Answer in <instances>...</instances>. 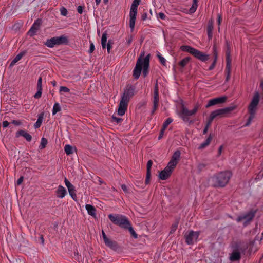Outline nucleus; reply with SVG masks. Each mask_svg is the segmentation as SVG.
<instances>
[{
    "label": "nucleus",
    "instance_id": "f257e3e1",
    "mask_svg": "<svg viewBox=\"0 0 263 263\" xmlns=\"http://www.w3.org/2000/svg\"><path fill=\"white\" fill-rule=\"evenodd\" d=\"M144 53L143 52L140 57H139L137 61L135 67L133 70V77L135 79H138L140 76L142 67H143L142 73L145 77L148 73V69L149 63V55H147L146 57L142 59V57L144 56Z\"/></svg>",
    "mask_w": 263,
    "mask_h": 263
},
{
    "label": "nucleus",
    "instance_id": "f03ea898",
    "mask_svg": "<svg viewBox=\"0 0 263 263\" xmlns=\"http://www.w3.org/2000/svg\"><path fill=\"white\" fill-rule=\"evenodd\" d=\"M259 100V93L258 91H255L248 107V111L249 114V117L248 119L247 123L245 124L246 126L249 125L252 120L254 118L257 110Z\"/></svg>",
    "mask_w": 263,
    "mask_h": 263
},
{
    "label": "nucleus",
    "instance_id": "7ed1b4c3",
    "mask_svg": "<svg viewBox=\"0 0 263 263\" xmlns=\"http://www.w3.org/2000/svg\"><path fill=\"white\" fill-rule=\"evenodd\" d=\"M232 176L230 171L221 172L212 178V181L216 186H224L229 181Z\"/></svg>",
    "mask_w": 263,
    "mask_h": 263
},
{
    "label": "nucleus",
    "instance_id": "20e7f679",
    "mask_svg": "<svg viewBox=\"0 0 263 263\" xmlns=\"http://www.w3.org/2000/svg\"><path fill=\"white\" fill-rule=\"evenodd\" d=\"M133 95V91L131 89H127L124 91L118 109V114L119 115L123 116L125 114L127 110L129 99Z\"/></svg>",
    "mask_w": 263,
    "mask_h": 263
},
{
    "label": "nucleus",
    "instance_id": "39448f33",
    "mask_svg": "<svg viewBox=\"0 0 263 263\" xmlns=\"http://www.w3.org/2000/svg\"><path fill=\"white\" fill-rule=\"evenodd\" d=\"M180 49L183 51L189 52L197 59L205 61L209 59V55L200 51L187 45H183L180 47Z\"/></svg>",
    "mask_w": 263,
    "mask_h": 263
},
{
    "label": "nucleus",
    "instance_id": "423d86ee",
    "mask_svg": "<svg viewBox=\"0 0 263 263\" xmlns=\"http://www.w3.org/2000/svg\"><path fill=\"white\" fill-rule=\"evenodd\" d=\"M109 219L115 224L118 225L121 228L126 229L130 225V222L128 218L123 215L109 214L108 215Z\"/></svg>",
    "mask_w": 263,
    "mask_h": 263
},
{
    "label": "nucleus",
    "instance_id": "0eeeda50",
    "mask_svg": "<svg viewBox=\"0 0 263 263\" xmlns=\"http://www.w3.org/2000/svg\"><path fill=\"white\" fill-rule=\"evenodd\" d=\"M237 105H232L224 108L215 110L211 112V120H214L216 117H224L234 110L237 108Z\"/></svg>",
    "mask_w": 263,
    "mask_h": 263
},
{
    "label": "nucleus",
    "instance_id": "6e6552de",
    "mask_svg": "<svg viewBox=\"0 0 263 263\" xmlns=\"http://www.w3.org/2000/svg\"><path fill=\"white\" fill-rule=\"evenodd\" d=\"M140 2V0H134L130 7L129 12V27L132 31H133L134 29L136 17L137 14V7L139 5Z\"/></svg>",
    "mask_w": 263,
    "mask_h": 263
},
{
    "label": "nucleus",
    "instance_id": "1a4fd4ad",
    "mask_svg": "<svg viewBox=\"0 0 263 263\" xmlns=\"http://www.w3.org/2000/svg\"><path fill=\"white\" fill-rule=\"evenodd\" d=\"M67 37L64 35H62L47 40L45 43V45L48 47L52 48L55 45L67 44Z\"/></svg>",
    "mask_w": 263,
    "mask_h": 263
},
{
    "label": "nucleus",
    "instance_id": "9d476101",
    "mask_svg": "<svg viewBox=\"0 0 263 263\" xmlns=\"http://www.w3.org/2000/svg\"><path fill=\"white\" fill-rule=\"evenodd\" d=\"M199 105L197 104L195 105L193 109L189 110L184 106H182L180 116L183 120H185V118L186 117L192 116L195 115L199 109Z\"/></svg>",
    "mask_w": 263,
    "mask_h": 263
},
{
    "label": "nucleus",
    "instance_id": "9b49d317",
    "mask_svg": "<svg viewBox=\"0 0 263 263\" xmlns=\"http://www.w3.org/2000/svg\"><path fill=\"white\" fill-rule=\"evenodd\" d=\"M198 236V232L191 231L185 235V241L188 245H192L197 240Z\"/></svg>",
    "mask_w": 263,
    "mask_h": 263
},
{
    "label": "nucleus",
    "instance_id": "f8f14e48",
    "mask_svg": "<svg viewBox=\"0 0 263 263\" xmlns=\"http://www.w3.org/2000/svg\"><path fill=\"white\" fill-rule=\"evenodd\" d=\"M154 100H153V109L152 111V114H154L155 111L157 110L159 104V88L158 84L157 82H156L154 93Z\"/></svg>",
    "mask_w": 263,
    "mask_h": 263
},
{
    "label": "nucleus",
    "instance_id": "ddd939ff",
    "mask_svg": "<svg viewBox=\"0 0 263 263\" xmlns=\"http://www.w3.org/2000/svg\"><path fill=\"white\" fill-rule=\"evenodd\" d=\"M255 212L254 211H251L249 212L248 213H247V214H246L244 215L239 216L237 218V221L239 222L241 221L242 220L245 219L246 221H245L244 224L247 225V223L249 222H250L251 220H252V219L254 218V217L255 216Z\"/></svg>",
    "mask_w": 263,
    "mask_h": 263
},
{
    "label": "nucleus",
    "instance_id": "4468645a",
    "mask_svg": "<svg viewBox=\"0 0 263 263\" xmlns=\"http://www.w3.org/2000/svg\"><path fill=\"white\" fill-rule=\"evenodd\" d=\"M227 100V97L222 96L221 97L215 98L213 99L210 100L206 105V108L218 104H221L224 103Z\"/></svg>",
    "mask_w": 263,
    "mask_h": 263
},
{
    "label": "nucleus",
    "instance_id": "2eb2a0df",
    "mask_svg": "<svg viewBox=\"0 0 263 263\" xmlns=\"http://www.w3.org/2000/svg\"><path fill=\"white\" fill-rule=\"evenodd\" d=\"M42 24L41 20H37L33 24L30 29L28 32V34L32 36H33L36 31L40 29V27Z\"/></svg>",
    "mask_w": 263,
    "mask_h": 263
},
{
    "label": "nucleus",
    "instance_id": "dca6fc26",
    "mask_svg": "<svg viewBox=\"0 0 263 263\" xmlns=\"http://www.w3.org/2000/svg\"><path fill=\"white\" fill-rule=\"evenodd\" d=\"M172 172L165 167L163 171L160 172L159 177L161 180H166L170 177Z\"/></svg>",
    "mask_w": 263,
    "mask_h": 263
},
{
    "label": "nucleus",
    "instance_id": "f3484780",
    "mask_svg": "<svg viewBox=\"0 0 263 263\" xmlns=\"http://www.w3.org/2000/svg\"><path fill=\"white\" fill-rule=\"evenodd\" d=\"M103 240L106 246L109 247L110 248L115 250H117L118 249V246L116 242L111 241L107 237Z\"/></svg>",
    "mask_w": 263,
    "mask_h": 263
},
{
    "label": "nucleus",
    "instance_id": "a211bd4d",
    "mask_svg": "<svg viewBox=\"0 0 263 263\" xmlns=\"http://www.w3.org/2000/svg\"><path fill=\"white\" fill-rule=\"evenodd\" d=\"M67 193L66 189L62 185H59L56 191L57 196L58 198H63Z\"/></svg>",
    "mask_w": 263,
    "mask_h": 263
},
{
    "label": "nucleus",
    "instance_id": "6ab92c4d",
    "mask_svg": "<svg viewBox=\"0 0 263 263\" xmlns=\"http://www.w3.org/2000/svg\"><path fill=\"white\" fill-rule=\"evenodd\" d=\"M19 136H23L27 141H30L32 139V136L23 130H20L17 132L16 137H18Z\"/></svg>",
    "mask_w": 263,
    "mask_h": 263
},
{
    "label": "nucleus",
    "instance_id": "aec40b11",
    "mask_svg": "<svg viewBox=\"0 0 263 263\" xmlns=\"http://www.w3.org/2000/svg\"><path fill=\"white\" fill-rule=\"evenodd\" d=\"M241 255L239 252L235 251H233L230 255V260L232 261H236L240 260Z\"/></svg>",
    "mask_w": 263,
    "mask_h": 263
},
{
    "label": "nucleus",
    "instance_id": "412c9836",
    "mask_svg": "<svg viewBox=\"0 0 263 263\" xmlns=\"http://www.w3.org/2000/svg\"><path fill=\"white\" fill-rule=\"evenodd\" d=\"M85 208L87 211L88 213L93 217L94 218L96 217V209L95 208L90 204H86L85 206Z\"/></svg>",
    "mask_w": 263,
    "mask_h": 263
},
{
    "label": "nucleus",
    "instance_id": "4be33fe9",
    "mask_svg": "<svg viewBox=\"0 0 263 263\" xmlns=\"http://www.w3.org/2000/svg\"><path fill=\"white\" fill-rule=\"evenodd\" d=\"M213 29V21H210L208 23L207 27L208 35L209 39H211L212 37V31Z\"/></svg>",
    "mask_w": 263,
    "mask_h": 263
},
{
    "label": "nucleus",
    "instance_id": "5701e85b",
    "mask_svg": "<svg viewBox=\"0 0 263 263\" xmlns=\"http://www.w3.org/2000/svg\"><path fill=\"white\" fill-rule=\"evenodd\" d=\"M190 61L191 58L190 57H185L178 63V65L180 68L182 69L190 62Z\"/></svg>",
    "mask_w": 263,
    "mask_h": 263
},
{
    "label": "nucleus",
    "instance_id": "b1692460",
    "mask_svg": "<svg viewBox=\"0 0 263 263\" xmlns=\"http://www.w3.org/2000/svg\"><path fill=\"white\" fill-rule=\"evenodd\" d=\"M212 137L211 136V135H209V136L206 139L205 141L200 144V145L199 147V149H202L204 148L205 147H206L207 146H208L210 144V143L212 140Z\"/></svg>",
    "mask_w": 263,
    "mask_h": 263
},
{
    "label": "nucleus",
    "instance_id": "393cba45",
    "mask_svg": "<svg viewBox=\"0 0 263 263\" xmlns=\"http://www.w3.org/2000/svg\"><path fill=\"white\" fill-rule=\"evenodd\" d=\"M24 55V52H21L18 54H17L11 62L10 66H13V65H14L18 61H20L22 59Z\"/></svg>",
    "mask_w": 263,
    "mask_h": 263
},
{
    "label": "nucleus",
    "instance_id": "a878e982",
    "mask_svg": "<svg viewBox=\"0 0 263 263\" xmlns=\"http://www.w3.org/2000/svg\"><path fill=\"white\" fill-rule=\"evenodd\" d=\"M43 117H44L43 113H42L39 115L37 121L35 122V123L34 125V126L35 128H39L41 126V124L43 122Z\"/></svg>",
    "mask_w": 263,
    "mask_h": 263
},
{
    "label": "nucleus",
    "instance_id": "bb28decb",
    "mask_svg": "<svg viewBox=\"0 0 263 263\" xmlns=\"http://www.w3.org/2000/svg\"><path fill=\"white\" fill-rule=\"evenodd\" d=\"M178 162L174 161L173 160H171L167 164V165L165 167L167 169H168L171 171H173L174 169Z\"/></svg>",
    "mask_w": 263,
    "mask_h": 263
},
{
    "label": "nucleus",
    "instance_id": "cd10ccee",
    "mask_svg": "<svg viewBox=\"0 0 263 263\" xmlns=\"http://www.w3.org/2000/svg\"><path fill=\"white\" fill-rule=\"evenodd\" d=\"M180 152L179 151H176L174 153L171 160L178 162L180 159Z\"/></svg>",
    "mask_w": 263,
    "mask_h": 263
},
{
    "label": "nucleus",
    "instance_id": "c85d7f7f",
    "mask_svg": "<svg viewBox=\"0 0 263 263\" xmlns=\"http://www.w3.org/2000/svg\"><path fill=\"white\" fill-rule=\"evenodd\" d=\"M64 150L67 155H70L73 153L74 148L69 144H67L64 147Z\"/></svg>",
    "mask_w": 263,
    "mask_h": 263
},
{
    "label": "nucleus",
    "instance_id": "c756f323",
    "mask_svg": "<svg viewBox=\"0 0 263 263\" xmlns=\"http://www.w3.org/2000/svg\"><path fill=\"white\" fill-rule=\"evenodd\" d=\"M197 3L198 0H193L192 6L191 8L190 9V12L191 13H194L196 11L198 6Z\"/></svg>",
    "mask_w": 263,
    "mask_h": 263
},
{
    "label": "nucleus",
    "instance_id": "7c9ffc66",
    "mask_svg": "<svg viewBox=\"0 0 263 263\" xmlns=\"http://www.w3.org/2000/svg\"><path fill=\"white\" fill-rule=\"evenodd\" d=\"M61 109V108L60 104L58 103H55L53 105L52 115H55L58 112L60 111Z\"/></svg>",
    "mask_w": 263,
    "mask_h": 263
},
{
    "label": "nucleus",
    "instance_id": "2f4dec72",
    "mask_svg": "<svg viewBox=\"0 0 263 263\" xmlns=\"http://www.w3.org/2000/svg\"><path fill=\"white\" fill-rule=\"evenodd\" d=\"M107 41V33L104 32L103 33L101 38V45L103 49L105 48L106 42Z\"/></svg>",
    "mask_w": 263,
    "mask_h": 263
},
{
    "label": "nucleus",
    "instance_id": "473e14b6",
    "mask_svg": "<svg viewBox=\"0 0 263 263\" xmlns=\"http://www.w3.org/2000/svg\"><path fill=\"white\" fill-rule=\"evenodd\" d=\"M226 60L227 62H231V49L229 45H228L226 50Z\"/></svg>",
    "mask_w": 263,
    "mask_h": 263
},
{
    "label": "nucleus",
    "instance_id": "72a5a7b5",
    "mask_svg": "<svg viewBox=\"0 0 263 263\" xmlns=\"http://www.w3.org/2000/svg\"><path fill=\"white\" fill-rule=\"evenodd\" d=\"M48 141L45 138H42L41 139V144L40 146V148L41 149H42L46 147Z\"/></svg>",
    "mask_w": 263,
    "mask_h": 263
},
{
    "label": "nucleus",
    "instance_id": "f704fd0d",
    "mask_svg": "<svg viewBox=\"0 0 263 263\" xmlns=\"http://www.w3.org/2000/svg\"><path fill=\"white\" fill-rule=\"evenodd\" d=\"M127 229H128L129 232H130L131 234L132 235V236L135 238H137L138 236H137V234L136 233V232H135V231L134 230V229H133L132 227V225L131 224H130V225H129L127 228Z\"/></svg>",
    "mask_w": 263,
    "mask_h": 263
},
{
    "label": "nucleus",
    "instance_id": "c9c22d12",
    "mask_svg": "<svg viewBox=\"0 0 263 263\" xmlns=\"http://www.w3.org/2000/svg\"><path fill=\"white\" fill-rule=\"evenodd\" d=\"M172 121L171 118H168L163 124V129H165Z\"/></svg>",
    "mask_w": 263,
    "mask_h": 263
},
{
    "label": "nucleus",
    "instance_id": "e433bc0d",
    "mask_svg": "<svg viewBox=\"0 0 263 263\" xmlns=\"http://www.w3.org/2000/svg\"><path fill=\"white\" fill-rule=\"evenodd\" d=\"M60 93L62 92H69L70 91V89L65 86H61L59 89Z\"/></svg>",
    "mask_w": 263,
    "mask_h": 263
},
{
    "label": "nucleus",
    "instance_id": "4c0bfd02",
    "mask_svg": "<svg viewBox=\"0 0 263 263\" xmlns=\"http://www.w3.org/2000/svg\"><path fill=\"white\" fill-rule=\"evenodd\" d=\"M151 178V172H146L145 184H148L149 183Z\"/></svg>",
    "mask_w": 263,
    "mask_h": 263
},
{
    "label": "nucleus",
    "instance_id": "58836bf2",
    "mask_svg": "<svg viewBox=\"0 0 263 263\" xmlns=\"http://www.w3.org/2000/svg\"><path fill=\"white\" fill-rule=\"evenodd\" d=\"M112 121L116 122L118 124L120 123L121 122V121H122V118H118L114 115H113L112 116Z\"/></svg>",
    "mask_w": 263,
    "mask_h": 263
},
{
    "label": "nucleus",
    "instance_id": "ea45409f",
    "mask_svg": "<svg viewBox=\"0 0 263 263\" xmlns=\"http://www.w3.org/2000/svg\"><path fill=\"white\" fill-rule=\"evenodd\" d=\"M68 191L70 196L74 199L75 197H76V194L74 192V187H72L71 190V189L68 190Z\"/></svg>",
    "mask_w": 263,
    "mask_h": 263
},
{
    "label": "nucleus",
    "instance_id": "a19ab883",
    "mask_svg": "<svg viewBox=\"0 0 263 263\" xmlns=\"http://www.w3.org/2000/svg\"><path fill=\"white\" fill-rule=\"evenodd\" d=\"M226 71V72H229L231 71V62H227Z\"/></svg>",
    "mask_w": 263,
    "mask_h": 263
},
{
    "label": "nucleus",
    "instance_id": "79ce46f5",
    "mask_svg": "<svg viewBox=\"0 0 263 263\" xmlns=\"http://www.w3.org/2000/svg\"><path fill=\"white\" fill-rule=\"evenodd\" d=\"M37 89V91L34 95V97L35 98H40L42 95V89Z\"/></svg>",
    "mask_w": 263,
    "mask_h": 263
},
{
    "label": "nucleus",
    "instance_id": "37998d69",
    "mask_svg": "<svg viewBox=\"0 0 263 263\" xmlns=\"http://www.w3.org/2000/svg\"><path fill=\"white\" fill-rule=\"evenodd\" d=\"M153 164V162L152 160H149L147 162V165H146V172H151V167Z\"/></svg>",
    "mask_w": 263,
    "mask_h": 263
},
{
    "label": "nucleus",
    "instance_id": "c03bdc74",
    "mask_svg": "<svg viewBox=\"0 0 263 263\" xmlns=\"http://www.w3.org/2000/svg\"><path fill=\"white\" fill-rule=\"evenodd\" d=\"M37 89H42V79L40 77L37 81Z\"/></svg>",
    "mask_w": 263,
    "mask_h": 263
},
{
    "label": "nucleus",
    "instance_id": "a18cd8bd",
    "mask_svg": "<svg viewBox=\"0 0 263 263\" xmlns=\"http://www.w3.org/2000/svg\"><path fill=\"white\" fill-rule=\"evenodd\" d=\"M157 56L158 57V58L159 59L161 63L163 65H165V63H166V61H165V59L160 54V53H158L157 54Z\"/></svg>",
    "mask_w": 263,
    "mask_h": 263
},
{
    "label": "nucleus",
    "instance_id": "49530a36",
    "mask_svg": "<svg viewBox=\"0 0 263 263\" xmlns=\"http://www.w3.org/2000/svg\"><path fill=\"white\" fill-rule=\"evenodd\" d=\"M213 55L214 58V60L217 61L218 53L215 46L213 47Z\"/></svg>",
    "mask_w": 263,
    "mask_h": 263
},
{
    "label": "nucleus",
    "instance_id": "de8ad7c7",
    "mask_svg": "<svg viewBox=\"0 0 263 263\" xmlns=\"http://www.w3.org/2000/svg\"><path fill=\"white\" fill-rule=\"evenodd\" d=\"M60 12H61V15H62L63 16H66L67 14V10L64 7H62V8H61Z\"/></svg>",
    "mask_w": 263,
    "mask_h": 263
},
{
    "label": "nucleus",
    "instance_id": "09e8293b",
    "mask_svg": "<svg viewBox=\"0 0 263 263\" xmlns=\"http://www.w3.org/2000/svg\"><path fill=\"white\" fill-rule=\"evenodd\" d=\"M121 187L125 193H129L128 188L125 184H122Z\"/></svg>",
    "mask_w": 263,
    "mask_h": 263
},
{
    "label": "nucleus",
    "instance_id": "8fccbe9b",
    "mask_svg": "<svg viewBox=\"0 0 263 263\" xmlns=\"http://www.w3.org/2000/svg\"><path fill=\"white\" fill-rule=\"evenodd\" d=\"M94 50H95V46H94L93 44L91 42L90 43V46L89 52L90 53H91L93 52Z\"/></svg>",
    "mask_w": 263,
    "mask_h": 263
},
{
    "label": "nucleus",
    "instance_id": "3c124183",
    "mask_svg": "<svg viewBox=\"0 0 263 263\" xmlns=\"http://www.w3.org/2000/svg\"><path fill=\"white\" fill-rule=\"evenodd\" d=\"M205 167V165L203 163H199L197 167L201 171L202 169H203Z\"/></svg>",
    "mask_w": 263,
    "mask_h": 263
},
{
    "label": "nucleus",
    "instance_id": "603ef678",
    "mask_svg": "<svg viewBox=\"0 0 263 263\" xmlns=\"http://www.w3.org/2000/svg\"><path fill=\"white\" fill-rule=\"evenodd\" d=\"M222 149H223L222 145H221L219 147L218 149L217 157H219L221 155Z\"/></svg>",
    "mask_w": 263,
    "mask_h": 263
},
{
    "label": "nucleus",
    "instance_id": "864d4df0",
    "mask_svg": "<svg viewBox=\"0 0 263 263\" xmlns=\"http://www.w3.org/2000/svg\"><path fill=\"white\" fill-rule=\"evenodd\" d=\"M67 187L68 188V190L71 189L72 190V188L74 187V186L70 182H68L67 184H65Z\"/></svg>",
    "mask_w": 263,
    "mask_h": 263
},
{
    "label": "nucleus",
    "instance_id": "5fc2aeb1",
    "mask_svg": "<svg viewBox=\"0 0 263 263\" xmlns=\"http://www.w3.org/2000/svg\"><path fill=\"white\" fill-rule=\"evenodd\" d=\"M12 123H13V124H14L15 125H20L22 124V123L20 121L15 120H14L12 121Z\"/></svg>",
    "mask_w": 263,
    "mask_h": 263
},
{
    "label": "nucleus",
    "instance_id": "6e6d98bb",
    "mask_svg": "<svg viewBox=\"0 0 263 263\" xmlns=\"http://www.w3.org/2000/svg\"><path fill=\"white\" fill-rule=\"evenodd\" d=\"M216 61H215V60H214L213 63L212 64V65L210 66V67L209 68V70H212V69H214V68L215 67V64H216Z\"/></svg>",
    "mask_w": 263,
    "mask_h": 263
},
{
    "label": "nucleus",
    "instance_id": "4d7b16f0",
    "mask_svg": "<svg viewBox=\"0 0 263 263\" xmlns=\"http://www.w3.org/2000/svg\"><path fill=\"white\" fill-rule=\"evenodd\" d=\"M132 41H133V36L132 35H130L128 37V38L127 40V44H128V45H129L131 44Z\"/></svg>",
    "mask_w": 263,
    "mask_h": 263
},
{
    "label": "nucleus",
    "instance_id": "13d9d810",
    "mask_svg": "<svg viewBox=\"0 0 263 263\" xmlns=\"http://www.w3.org/2000/svg\"><path fill=\"white\" fill-rule=\"evenodd\" d=\"M83 7L82 6H78V12L80 14H82L83 13Z\"/></svg>",
    "mask_w": 263,
    "mask_h": 263
},
{
    "label": "nucleus",
    "instance_id": "bf43d9fd",
    "mask_svg": "<svg viewBox=\"0 0 263 263\" xmlns=\"http://www.w3.org/2000/svg\"><path fill=\"white\" fill-rule=\"evenodd\" d=\"M23 180H24V177H23V176H21V177L18 179V180H17V185H20V184L22 183V182H23Z\"/></svg>",
    "mask_w": 263,
    "mask_h": 263
},
{
    "label": "nucleus",
    "instance_id": "052dcab7",
    "mask_svg": "<svg viewBox=\"0 0 263 263\" xmlns=\"http://www.w3.org/2000/svg\"><path fill=\"white\" fill-rule=\"evenodd\" d=\"M213 120H211V116H209V119H208V123L206 124V125L205 127H207V128H209V127L210 126L211 122H212Z\"/></svg>",
    "mask_w": 263,
    "mask_h": 263
},
{
    "label": "nucleus",
    "instance_id": "680f3d73",
    "mask_svg": "<svg viewBox=\"0 0 263 263\" xmlns=\"http://www.w3.org/2000/svg\"><path fill=\"white\" fill-rule=\"evenodd\" d=\"M158 16H159V18H160L161 19H162V20H164L165 18V14L163 13H162V12L159 13L158 14Z\"/></svg>",
    "mask_w": 263,
    "mask_h": 263
},
{
    "label": "nucleus",
    "instance_id": "e2e57ef3",
    "mask_svg": "<svg viewBox=\"0 0 263 263\" xmlns=\"http://www.w3.org/2000/svg\"><path fill=\"white\" fill-rule=\"evenodd\" d=\"M9 125V123L7 121H4L3 122V126L4 127H7Z\"/></svg>",
    "mask_w": 263,
    "mask_h": 263
},
{
    "label": "nucleus",
    "instance_id": "0e129e2a",
    "mask_svg": "<svg viewBox=\"0 0 263 263\" xmlns=\"http://www.w3.org/2000/svg\"><path fill=\"white\" fill-rule=\"evenodd\" d=\"M221 15L220 14H218V15H217V22H218V24L219 26L220 25V24L221 23Z\"/></svg>",
    "mask_w": 263,
    "mask_h": 263
},
{
    "label": "nucleus",
    "instance_id": "69168bd1",
    "mask_svg": "<svg viewBox=\"0 0 263 263\" xmlns=\"http://www.w3.org/2000/svg\"><path fill=\"white\" fill-rule=\"evenodd\" d=\"M111 48V45H110V42L109 41L107 45V49L108 53L110 52Z\"/></svg>",
    "mask_w": 263,
    "mask_h": 263
},
{
    "label": "nucleus",
    "instance_id": "338daca9",
    "mask_svg": "<svg viewBox=\"0 0 263 263\" xmlns=\"http://www.w3.org/2000/svg\"><path fill=\"white\" fill-rule=\"evenodd\" d=\"M165 130V129H164L163 128L161 129V132H160V135H159V136L158 137V139L159 140L161 139L162 138L163 135V133H164V132Z\"/></svg>",
    "mask_w": 263,
    "mask_h": 263
},
{
    "label": "nucleus",
    "instance_id": "774afa93",
    "mask_svg": "<svg viewBox=\"0 0 263 263\" xmlns=\"http://www.w3.org/2000/svg\"><path fill=\"white\" fill-rule=\"evenodd\" d=\"M231 76V72H227L226 81H228L230 80Z\"/></svg>",
    "mask_w": 263,
    "mask_h": 263
}]
</instances>
